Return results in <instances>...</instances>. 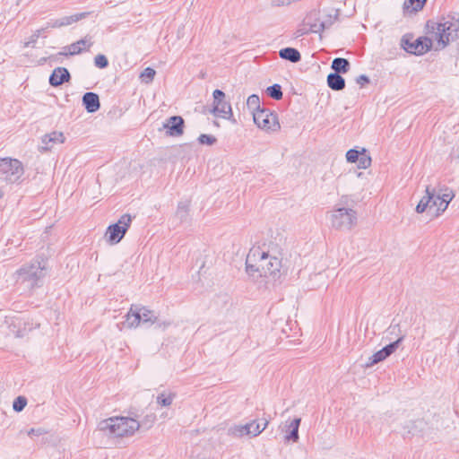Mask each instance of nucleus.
Listing matches in <instances>:
<instances>
[{
    "instance_id": "1",
    "label": "nucleus",
    "mask_w": 459,
    "mask_h": 459,
    "mask_svg": "<svg viewBox=\"0 0 459 459\" xmlns=\"http://www.w3.org/2000/svg\"><path fill=\"white\" fill-rule=\"evenodd\" d=\"M281 267V259L270 255L259 247L251 248L246 259V271L253 277L271 276L275 279L280 273Z\"/></svg>"
},
{
    "instance_id": "2",
    "label": "nucleus",
    "mask_w": 459,
    "mask_h": 459,
    "mask_svg": "<svg viewBox=\"0 0 459 459\" xmlns=\"http://www.w3.org/2000/svg\"><path fill=\"white\" fill-rule=\"evenodd\" d=\"M428 33L435 35V40L440 48L459 39V13L442 17L437 22L429 20L426 23Z\"/></svg>"
},
{
    "instance_id": "3",
    "label": "nucleus",
    "mask_w": 459,
    "mask_h": 459,
    "mask_svg": "<svg viewBox=\"0 0 459 459\" xmlns=\"http://www.w3.org/2000/svg\"><path fill=\"white\" fill-rule=\"evenodd\" d=\"M99 430L108 432L114 437L132 436L141 428L138 420L129 417H111L101 420Z\"/></svg>"
},
{
    "instance_id": "4",
    "label": "nucleus",
    "mask_w": 459,
    "mask_h": 459,
    "mask_svg": "<svg viewBox=\"0 0 459 459\" xmlns=\"http://www.w3.org/2000/svg\"><path fill=\"white\" fill-rule=\"evenodd\" d=\"M45 264L39 260L23 264L17 272L16 281L28 288L39 287L45 276Z\"/></svg>"
},
{
    "instance_id": "5",
    "label": "nucleus",
    "mask_w": 459,
    "mask_h": 459,
    "mask_svg": "<svg viewBox=\"0 0 459 459\" xmlns=\"http://www.w3.org/2000/svg\"><path fill=\"white\" fill-rule=\"evenodd\" d=\"M357 212L351 208L340 206L330 214L331 226L337 230H351L357 224Z\"/></svg>"
},
{
    "instance_id": "6",
    "label": "nucleus",
    "mask_w": 459,
    "mask_h": 459,
    "mask_svg": "<svg viewBox=\"0 0 459 459\" xmlns=\"http://www.w3.org/2000/svg\"><path fill=\"white\" fill-rule=\"evenodd\" d=\"M400 46L411 55L422 56L431 50L433 42L427 36H420L413 40V35L406 33L402 37Z\"/></svg>"
},
{
    "instance_id": "7",
    "label": "nucleus",
    "mask_w": 459,
    "mask_h": 459,
    "mask_svg": "<svg viewBox=\"0 0 459 459\" xmlns=\"http://www.w3.org/2000/svg\"><path fill=\"white\" fill-rule=\"evenodd\" d=\"M24 174L22 163L9 157L0 159V178L10 184H19Z\"/></svg>"
},
{
    "instance_id": "8",
    "label": "nucleus",
    "mask_w": 459,
    "mask_h": 459,
    "mask_svg": "<svg viewBox=\"0 0 459 459\" xmlns=\"http://www.w3.org/2000/svg\"><path fill=\"white\" fill-rule=\"evenodd\" d=\"M133 216L125 213L118 219L117 222L109 225L106 231L107 241L111 245L119 243L130 228Z\"/></svg>"
},
{
    "instance_id": "9",
    "label": "nucleus",
    "mask_w": 459,
    "mask_h": 459,
    "mask_svg": "<svg viewBox=\"0 0 459 459\" xmlns=\"http://www.w3.org/2000/svg\"><path fill=\"white\" fill-rule=\"evenodd\" d=\"M253 119L255 124L264 130L274 132L280 129L278 115L268 108H263L253 112Z\"/></svg>"
},
{
    "instance_id": "10",
    "label": "nucleus",
    "mask_w": 459,
    "mask_h": 459,
    "mask_svg": "<svg viewBox=\"0 0 459 459\" xmlns=\"http://www.w3.org/2000/svg\"><path fill=\"white\" fill-rule=\"evenodd\" d=\"M212 97L213 103L210 112L213 114L215 117L232 120L233 122H235V119H232L233 114L231 105L229 102L225 101L224 91L220 89H216L212 92Z\"/></svg>"
},
{
    "instance_id": "11",
    "label": "nucleus",
    "mask_w": 459,
    "mask_h": 459,
    "mask_svg": "<svg viewBox=\"0 0 459 459\" xmlns=\"http://www.w3.org/2000/svg\"><path fill=\"white\" fill-rule=\"evenodd\" d=\"M425 191L426 195L420 201H452L455 197L454 191L446 186H427Z\"/></svg>"
},
{
    "instance_id": "12",
    "label": "nucleus",
    "mask_w": 459,
    "mask_h": 459,
    "mask_svg": "<svg viewBox=\"0 0 459 459\" xmlns=\"http://www.w3.org/2000/svg\"><path fill=\"white\" fill-rule=\"evenodd\" d=\"M131 312L134 319L130 322L132 326H138L140 323L155 324L158 322V317L155 316L154 311L148 309L145 307H138L135 305L131 306Z\"/></svg>"
},
{
    "instance_id": "13",
    "label": "nucleus",
    "mask_w": 459,
    "mask_h": 459,
    "mask_svg": "<svg viewBox=\"0 0 459 459\" xmlns=\"http://www.w3.org/2000/svg\"><path fill=\"white\" fill-rule=\"evenodd\" d=\"M10 331L15 337L22 338L26 336L31 330L39 327V324L23 317L15 318L10 325Z\"/></svg>"
},
{
    "instance_id": "14",
    "label": "nucleus",
    "mask_w": 459,
    "mask_h": 459,
    "mask_svg": "<svg viewBox=\"0 0 459 459\" xmlns=\"http://www.w3.org/2000/svg\"><path fill=\"white\" fill-rule=\"evenodd\" d=\"M90 14V12H82L69 16H64L59 19H51L46 23L44 28L47 29V32H48L49 29H56L71 25L74 22H77L82 19L87 18Z\"/></svg>"
},
{
    "instance_id": "15",
    "label": "nucleus",
    "mask_w": 459,
    "mask_h": 459,
    "mask_svg": "<svg viewBox=\"0 0 459 459\" xmlns=\"http://www.w3.org/2000/svg\"><path fill=\"white\" fill-rule=\"evenodd\" d=\"M163 128L169 136H180L184 134L185 120L181 116L169 117L163 124Z\"/></svg>"
},
{
    "instance_id": "16",
    "label": "nucleus",
    "mask_w": 459,
    "mask_h": 459,
    "mask_svg": "<svg viewBox=\"0 0 459 459\" xmlns=\"http://www.w3.org/2000/svg\"><path fill=\"white\" fill-rule=\"evenodd\" d=\"M71 80V74L65 67L55 68L49 75L48 82L52 87H58Z\"/></svg>"
},
{
    "instance_id": "17",
    "label": "nucleus",
    "mask_w": 459,
    "mask_h": 459,
    "mask_svg": "<svg viewBox=\"0 0 459 459\" xmlns=\"http://www.w3.org/2000/svg\"><path fill=\"white\" fill-rule=\"evenodd\" d=\"M426 427V422L422 419H417L415 420H408L403 426V436L413 437L421 434Z\"/></svg>"
},
{
    "instance_id": "18",
    "label": "nucleus",
    "mask_w": 459,
    "mask_h": 459,
    "mask_svg": "<svg viewBox=\"0 0 459 459\" xmlns=\"http://www.w3.org/2000/svg\"><path fill=\"white\" fill-rule=\"evenodd\" d=\"M82 104L88 113H95L100 108V97L92 91L85 92L82 95Z\"/></svg>"
},
{
    "instance_id": "19",
    "label": "nucleus",
    "mask_w": 459,
    "mask_h": 459,
    "mask_svg": "<svg viewBox=\"0 0 459 459\" xmlns=\"http://www.w3.org/2000/svg\"><path fill=\"white\" fill-rule=\"evenodd\" d=\"M65 141V136L63 133L54 131L50 134H47L42 137V144L41 149L43 151H49L53 147L55 143H63Z\"/></svg>"
},
{
    "instance_id": "20",
    "label": "nucleus",
    "mask_w": 459,
    "mask_h": 459,
    "mask_svg": "<svg viewBox=\"0 0 459 459\" xmlns=\"http://www.w3.org/2000/svg\"><path fill=\"white\" fill-rule=\"evenodd\" d=\"M93 45L91 39L87 38L81 39L76 42L70 44L68 48V55L75 56L81 54L83 50H89L90 48Z\"/></svg>"
},
{
    "instance_id": "21",
    "label": "nucleus",
    "mask_w": 459,
    "mask_h": 459,
    "mask_svg": "<svg viewBox=\"0 0 459 459\" xmlns=\"http://www.w3.org/2000/svg\"><path fill=\"white\" fill-rule=\"evenodd\" d=\"M279 56L286 61H290L291 63H298L301 60V54L300 52L291 47H286L279 51Z\"/></svg>"
},
{
    "instance_id": "22",
    "label": "nucleus",
    "mask_w": 459,
    "mask_h": 459,
    "mask_svg": "<svg viewBox=\"0 0 459 459\" xmlns=\"http://www.w3.org/2000/svg\"><path fill=\"white\" fill-rule=\"evenodd\" d=\"M327 85L333 91H342L345 88V79L337 73H330L327 75Z\"/></svg>"
},
{
    "instance_id": "23",
    "label": "nucleus",
    "mask_w": 459,
    "mask_h": 459,
    "mask_svg": "<svg viewBox=\"0 0 459 459\" xmlns=\"http://www.w3.org/2000/svg\"><path fill=\"white\" fill-rule=\"evenodd\" d=\"M300 422H301L300 418H295L293 420H291V422L288 426L289 433L286 434V436L284 437V439L286 442L297 443L299 441V428Z\"/></svg>"
},
{
    "instance_id": "24",
    "label": "nucleus",
    "mask_w": 459,
    "mask_h": 459,
    "mask_svg": "<svg viewBox=\"0 0 459 459\" xmlns=\"http://www.w3.org/2000/svg\"><path fill=\"white\" fill-rule=\"evenodd\" d=\"M331 68L333 70V73L346 74L351 68V64L346 58L336 57L332 61Z\"/></svg>"
},
{
    "instance_id": "25",
    "label": "nucleus",
    "mask_w": 459,
    "mask_h": 459,
    "mask_svg": "<svg viewBox=\"0 0 459 459\" xmlns=\"http://www.w3.org/2000/svg\"><path fill=\"white\" fill-rule=\"evenodd\" d=\"M255 423H247L244 425H234L228 429V434L234 437H241L249 435L250 427H254Z\"/></svg>"
},
{
    "instance_id": "26",
    "label": "nucleus",
    "mask_w": 459,
    "mask_h": 459,
    "mask_svg": "<svg viewBox=\"0 0 459 459\" xmlns=\"http://www.w3.org/2000/svg\"><path fill=\"white\" fill-rule=\"evenodd\" d=\"M427 0H406L403 3V10L416 13L423 9Z\"/></svg>"
},
{
    "instance_id": "27",
    "label": "nucleus",
    "mask_w": 459,
    "mask_h": 459,
    "mask_svg": "<svg viewBox=\"0 0 459 459\" xmlns=\"http://www.w3.org/2000/svg\"><path fill=\"white\" fill-rule=\"evenodd\" d=\"M266 94L274 100H280L282 99L283 93L281 86L278 83H274L268 86L265 90Z\"/></svg>"
},
{
    "instance_id": "28",
    "label": "nucleus",
    "mask_w": 459,
    "mask_h": 459,
    "mask_svg": "<svg viewBox=\"0 0 459 459\" xmlns=\"http://www.w3.org/2000/svg\"><path fill=\"white\" fill-rule=\"evenodd\" d=\"M190 216V205L189 203H179L178 210L176 212V217L180 221H186Z\"/></svg>"
},
{
    "instance_id": "29",
    "label": "nucleus",
    "mask_w": 459,
    "mask_h": 459,
    "mask_svg": "<svg viewBox=\"0 0 459 459\" xmlns=\"http://www.w3.org/2000/svg\"><path fill=\"white\" fill-rule=\"evenodd\" d=\"M371 157L368 151L365 148H362L361 156L359 157L357 166L359 169H366L371 165Z\"/></svg>"
},
{
    "instance_id": "30",
    "label": "nucleus",
    "mask_w": 459,
    "mask_h": 459,
    "mask_svg": "<svg viewBox=\"0 0 459 459\" xmlns=\"http://www.w3.org/2000/svg\"><path fill=\"white\" fill-rule=\"evenodd\" d=\"M47 33H48L47 29H45L44 27L35 30L30 37L29 40L27 42H25V47L26 48H30V47L35 48V44H36L38 39L40 37L46 38Z\"/></svg>"
},
{
    "instance_id": "31",
    "label": "nucleus",
    "mask_w": 459,
    "mask_h": 459,
    "mask_svg": "<svg viewBox=\"0 0 459 459\" xmlns=\"http://www.w3.org/2000/svg\"><path fill=\"white\" fill-rule=\"evenodd\" d=\"M250 423H255L254 427H250L249 430V436L252 437H257L259 434H261L267 427L268 420H264V422L260 423L256 420H252Z\"/></svg>"
},
{
    "instance_id": "32",
    "label": "nucleus",
    "mask_w": 459,
    "mask_h": 459,
    "mask_svg": "<svg viewBox=\"0 0 459 459\" xmlns=\"http://www.w3.org/2000/svg\"><path fill=\"white\" fill-rule=\"evenodd\" d=\"M404 339V335H401L397 340L394 342H390L389 344L385 345L382 348V351L386 355V358H388L390 355H392L400 346L402 342Z\"/></svg>"
},
{
    "instance_id": "33",
    "label": "nucleus",
    "mask_w": 459,
    "mask_h": 459,
    "mask_svg": "<svg viewBox=\"0 0 459 459\" xmlns=\"http://www.w3.org/2000/svg\"><path fill=\"white\" fill-rule=\"evenodd\" d=\"M247 106L251 112H256V110L262 109L260 106V98L256 94H251L247 100Z\"/></svg>"
},
{
    "instance_id": "34",
    "label": "nucleus",
    "mask_w": 459,
    "mask_h": 459,
    "mask_svg": "<svg viewBox=\"0 0 459 459\" xmlns=\"http://www.w3.org/2000/svg\"><path fill=\"white\" fill-rule=\"evenodd\" d=\"M385 359H386V355L384 353V351L381 349L368 358V361L366 363L365 366L367 368L372 367L375 364H377V363L385 360Z\"/></svg>"
},
{
    "instance_id": "35",
    "label": "nucleus",
    "mask_w": 459,
    "mask_h": 459,
    "mask_svg": "<svg viewBox=\"0 0 459 459\" xmlns=\"http://www.w3.org/2000/svg\"><path fill=\"white\" fill-rule=\"evenodd\" d=\"M174 398L175 394H166L165 393H161L157 396V403L161 406L167 407L172 403Z\"/></svg>"
},
{
    "instance_id": "36",
    "label": "nucleus",
    "mask_w": 459,
    "mask_h": 459,
    "mask_svg": "<svg viewBox=\"0 0 459 459\" xmlns=\"http://www.w3.org/2000/svg\"><path fill=\"white\" fill-rule=\"evenodd\" d=\"M156 74V71L152 67H146L142 73L140 77L142 78V81L149 83L153 81L154 76Z\"/></svg>"
},
{
    "instance_id": "37",
    "label": "nucleus",
    "mask_w": 459,
    "mask_h": 459,
    "mask_svg": "<svg viewBox=\"0 0 459 459\" xmlns=\"http://www.w3.org/2000/svg\"><path fill=\"white\" fill-rule=\"evenodd\" d=\"M439 216V209L437 208V203H430L428 204V210L426 212V217L431 221L434 218Z\"/></svg>"
},
{
    "instance_id": "38",
    "label": "nucleus",
    "mask_w": 459,
    "mask_h": 459,
    "mask_svg": "<svg viewBox=\"0 0 459 459\" xmlns=\"http://www.w3.org/2000/svg\"><path fill=\"white\" fill-rule=\"evenodd\" d=\"M197 141L202 145L211 146L217 142V139L212 134H202L198 136Z\"/></svg>"
},
{
    "instance_id": "39",
    "label": "nucleus",
    "mask_w": 459,
    "mask_h": 459,
    "mask_svg": "<svg viewBox=\"0 0 459 459\" xmlns=\"http://www.w3.org/2000/svg\"><path fill=\"white\" fill-rule=\"evenodd\" d=\"M108 59L103 54H99L94 57V65L100 69H105L108 66Z\"/></svg>"
},
{
    "instance_id": "40",
    "label": "nucleus",
    "mask_w": 459,
    "mask_h": 459,
    "mask_svg": "<svg viewBox=\"0 0 459 459\" xmlns=\"http://www.w3.org/2000/svg\"><path fill=\"white\" fill-rule=\"evenodd\" d=\"M362 149L357 150V149H350L346 152V160L350 163H356L358 161V159L359 156H361Z\"/></svg>"
},
{
    "instance_id": "41",
    "label": "nucleus",
    "mask_w": 459,
    "mask_h": 459,
    "mask_svg": "<svg viewBox=\"0 0 459 459\" xmlns=\"http://www.w3.org/2000/svg\"><path fill=\"white\" fill-rule=\"evenodd\" d=\"M27 405V399L23 396H18L13 403V408L15 411H22Z\"/></svg>"
},
{
    "instance_id": "42",
    "label": "nucleus",
    "mask_w": 459,
    "mask_h": 459,
    "mask_svg": "<svg viewBox=\"0 0 459 459\" xmlns=\"http://www.w3.org/2000/svg\"><path fill=\"white\" fill-rule=\"evenodd\" d=\"M155 419L156 417L154 414L146 415L142 421H139L141 424V428H143L145 429H150L153 424Z\"/></svg>"
},
{
    "instance_id": "43",
    "label": "nucleus",
    "mask_w": 459,
    "mask_h": 459,
    "mask_svg": "<svg viewBox=\"0 0 459 459\" xmlns=\"http://www.w3.org/2000/svg\"><path fill=\"white\" fill-rule=\"evenodd\" d=\"M356 82L360 86L364 87L366 84L370 82V79L366 74H360L356 78Z\"/></svg>"
},
{
    "instance_id": "44",
    "label": "nucleus",
    "mask_w": 459,
    "mask_h": 459,
    "mask_svg": "<svg viewBox=\"0 0 459 459\" xmlns=\"http://www.w3.org/2000/svg\"><path fill=\"white\" fill-rule=\"evenodd\" d=\"M430 203H418L415 210L418 213H426L427 210H428V204H429Z\"/></svg>"
},
{
    "instance_id": "45",
    "label": "nucleus",
    "mask_w": 459,
    "mask_h": 459,
    "mask_svg": "<svg viewBox=\"0 0 459 459\" xmlns=\"http://www.w3.org/2000/svg\"><path fill=\"white\" fill-rule=\"evenodd\" d=\"M332 23H333V21L331 20V17H329V19L320 22L318 23V26H321V29L324 31L325 29H328L332 25Z\"/></svg>"
},
{
    "instance_id": "46",
    "label": "nucleus",
    "mask_w": 459,
    "mask_h": 459,
    "mask_svg": "<svg viewBox=\"0 0 459 459\" xmlns=\"http://www.w3.org/2000/svg\"><path fill=\"white\" fill-rule=\"evenodd\" d=\"M309 30L313 33H321L323 31V30L321 29V26H318L317 22L310 24Z\"/></svg>"
},
{
    "instance_id": "47",
    "label": "nucleus",
    "mask_w": 459,
    "mask_h": 459,
    "mask_svg": "<svg viewBox=\"0 0 459 459\" xmlns=\"http://www.w3.org/2000/svg\"><path fill=\"white\" fill-rule=\"evenodd\" d=\"M449 204L450 203H437V208L439 209V215L447 209Z\"/></svg>"
},
{
    "instance_id": "48",
    "label": "nucleus",
    "mask_w": 459,
    "mask_h": 459,
    "mask_svg": "<svg viewBox=\"0 0 459 459\" xmlns=\"http://www.w3.org/2000/svg\"><path fill=\"white\" fill-rule=\"evenodd\" d=\"M155 324H157V327L158 328H160V329H166L169 325H170V322H167V321H162L160 322L159 319H158V322H156Z\"/></svg>"
},
{
    "instance_id": "49",
    "label": "nucleus",
    "mask_w": 459,
    "mask_h": 459,
    "mask_svg": "<svg viewBox=\"0 0 459 459\" xmlns=\"http://www.w3.org/2000/svg\"><path fill=\"white\" fill-rule=\"evenodd\" d=\"M126 322H125L124 324H126V325H127V327H130V328H131V327H133V326L130 325V322H132V321H133V319H134V316H132L131 309H130V310H129V312L126 314Z\"/></svg>"
},
{
    "instance_id": "50",
    "label": "nucleus",
    "mask_w": 459,
    "mask_h": 459,
    "mask_svg": "<svg viewBox=\"0 0 459 459\" xmlns=\"http://www.w3.org/2000/svg\"><path fill=\"white\" fill-rule=\"evenodd\" d=\"M396 331H400L399 325H391L388 328L390 333H395Z\"/></svg>"
},
{
    "instance_id": "51",
    "label": "nucleus",
    "mask_w": 459,
    "mask_h": 459,
    "mask_svg": "<svg viewBox=\"0 0 459 459\" xmlns=\"http://www.w3.org/2000/svg\"><path fill=\"white\" fill-rule=\"evenodd\" d=\"M305 33H306L305 31H302V30H299L297 31V36L299 37V36H301V35H303V34H305Z\"/></svg>"
},
{
    "instance_id": "52",
    "label": "nucleus",
    "mask_w": 459,
    "mask_h": 459,
    "mask_svg": "<svg viewBox=\"0 0 459 459\" xmlns=\"http://www.w3.org/2000/svg\"><path fill=\"white\" fill-rule=\"evenodd\" d=\"M213 126H216V127H219L220 126V124L217 120H213L212 122Z\"/></svg>"
},
{
    "instance_id": "53",
    "label": "nucleus",
    "mask_w": 459,
    "mask_h": 459,
    "mask_svg": "<svg viewBox=\"0 0 459 459\" xmlns=\"http://www.w3.org/2000/svg\"><path fill=\"white\" fill-rule=\"evenodd\" d=\"M4 197V192L0 189V199Z\"/></svg>"
}]
</instances>
